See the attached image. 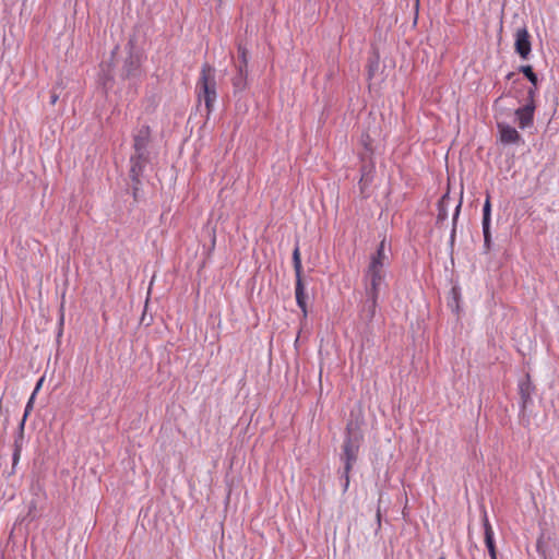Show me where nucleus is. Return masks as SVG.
I'll return each instance as SVG.
<instances>
[{"mask_svg": "<svg viewBox=\"0 0 559 559\" xmlns=\"http://www.w3.org/2000/svg\"><path fill=\"white\" fill-rule=\"evenodd\" d=\"M490 222H491V203L490 197L487 195V199L483 206V235H484V247L486 251L490 250L491 246V231H490Z\"/></svg>", "mask_w": 559, "mask_h": 559, "instance_id": "obj_8", "label": "nucleus"}, {"mask_svg": "<svg viewBox=\"0 0 559 559\" xmlns=\"http://www.w3.org/2000/svg\"><path fill=\"white\" fill-rule=\"evenodd\" d=\"M126 47L128 49V55L129 53H141V49L139 48L138 34L134 33V34L130 35Z\"/></svg>", "mask_w": 559, "mask_h": 559, "instance_id": "obj_22", "label": "nucleus"}, {"mask_svg": "<svg viewBox=\"0 0 559 559\" xmlns=\"http://www.w3.org/2000/svg\"><path fill=\"white\" fill-rule=\"evenodd\" d=\"M361 170H362V176H361V178L359 180V185H360V190L364 191V189L366 188V186L370 181V178H369L370 169L367 170V166H362Z\"/></svg>", "mask_w": 559, "mask_h": 559, "instance_id": "obj_26", "label": "nucleus"}, {"mask_svg": "<svg viewBox=\"0 0 559 559\" xmlns=\"http://www.w3.org/2000/svg\"><path fill=\"white\" fill-rule=\"evenodd\" d=\"M34 509H35V504L33 503L29 506L28 516L32 515V512H34Z\"/></svg>", "mask_w": 559, "mask_h": 559, "instance_id": "obj_36", "label": "nucleus"}, {"mask_svg": "<svg viewBox=\"0 0 559 559\" xmlns=\"http://www.w3.org/2000/svg\"><path fill=\"white\" fill-rule=\"evenodd\" d=\"M364 144H365V147H366L368 151H371V148L368 146V140H365V141H364Z\"/></svg>", "mask_w": 559, "mask_h": 559, "instance_id": "obj_38", "label": "nucleus"}, {"mask_svg": "<svg viewBox=\"0 0 559 559\" xmlns=\"http://www.w3.org/2000/svg\"><path fill=\"white\" fill-rule=\"evenodd\" d=\"M239 62L237 67L248 68V50L239 45L238 46Z\"/></svg>", "mask_w": 559, "mask_h": 559, "instance_id": "obj_24", "label": "nucleus"}, {"mask_svg": "<svg viewBox=\"0 0 559 559\" xmlns=\"http://www.w3.org/2000/svg\"><path fill=\"white\" fill-rule=\"evenodd\" d=\"M34 394L31 395L28 402L26 403V406H25V409H24V415H23V418L22 420H24V423L26 421V418L27 416L31 414L32 409H33V405H34Z\"/></svg>", "mask_w": 559, "mask_h": 559, "instance_id": "obj_29", "label": "nucleus"}, {"mask_svg": "<svg viewBox=\"0 0 559 559\" xmlns=\"http://www.w3.org/2000/svg\"><path fill=\"white\" fill-rule=\"evenodd\" d=\"M293 265L296 275V287H295V296L297 306L301 309L304 314H307V302H306V294H305V284L302 281V264H301V255L299 251L298 245L295 247L293 251Z\"/></svg>", "mask_w": 559, "mask_h": 559, "instance_id": "obj_4", "label": "nucleus"}, {"mask_svg": "<svg viewBox=\"0 0 559 559\" xmlns=\"http://www.w3.org/2000/svg\"><path fill=\"white\" fill-rule=\"evenodd\" d=\"M43 382H44V377H41V378L37 381L36 386H35V389H34V391H33V393H32V394H34V396H35V395H36V393L39 391V389H40V386H41Z\"/></svg>", "mask_w": 559, "mask_h": 559, "instance_id": "obj_31", "label": "nucleus"}, {"mask_svg": "<svg viewBox=\"0 0 559 559\" xmlns=\"http://www.w3.org/2000/svg\"><path fill=\"white\" fill-rule=\"evenodd\" d=\"M483 526H484L485 544H486L488 554L490 556V559H498L496 543H495V538H493V531H492V527L489 523V520H488L486 513L484 515Z\"/></svg>", "mask_w": 559, "mask_h": 559, "instance_id": "obj_11", "label": "nucleus"}, {"mask_svg": "<svg viewBox=\"0 0 559 559\" xmlns=\"http://www.w3.org/2000/svg\"><path fill=\"white\" fill-rule=\"evenodd\" d=\"M151 141V129L148 126H142L133 136L134 151H148L147 146Z\"/></svg>", "mask_w": 559, "mask_h": 559, "instance_id": "obj_12", "label": "nucleus"}, {"mask_svg": "<svg viewBox=\"0 0 559 559\" xmlns=\"http://www.w3.org/2000/svg\"><path fill=\"white\" fill-rule=\"evenodd\" d=\"M141 179H139V182L131 181V191L134 202H138L140 200V192H141Z\"/></svg>", "mask_w": 559, "mask_h": 559, "instance_id": "obj_27", "label": "nucleus"}, {"mask_svg": "<svg viewBox=\"0 0 559 559\" xmlns=\"http://www.w3.org/2000/svg\"><path fill=\"white\" fill-rule=\"evenodd\" d=\"M100 80H102V83H103L104 87L107 88L108 87V83L110 81H112V75L110 74V71L109 70L105 71L103 69V75L100 76Z\"/></svg>", "mask_w": 559, "mask_h": 559, "instance_id": "obj_30", "label": "nucleus"}, {"mask_svg": "<svg viewBox=\"0 0 559 559\" xmlns=\"http://www.w3.org/2000/svg\"><path fill=\"white\" fill-rule=\"evenodd\" d=\"M439 559H445V557H444V556H441V557H439Z\"/></svg>", "mask_w": 559, "mask_h": 559, "instance_id": "obj_40", "label": "nucleus"}, {"mask_svg": "<svg viewBox=\"0 0 559 559\" xmlns=\"http://www.w3.org/2000/svg\"><path fill=\"white\" fill-rule=\"evenodd\" d=\"M519 72L523 73V75L531 82L532 86L528 88H535V93L537 92V86L539 83V79L537 74L534 72L533 67L530 64H523L519 67Z\"/></svg>", "mask_w": 559, "mask_h": 559, "instance_id": "obj_18", "label": "nucleus"}, {"mask_svg": "<svg viewBox=\"0 0 559 559\" xmlns=\"http://www.w3.org/2000/svg\"><path fill=\"white\" fill-rule=\"evenodd\" d=\"M378 298L373 296H367V300L361 310V318L370 322L376 313Z\"/></svg>", "mask_w": 559, "mask_h": 559, "instance_id": "obj_17", "label": "nucleus"}, {"mask_svg": "<svg viewBox=\"0 0 559 559\" xmlns=\"http://www.w3.org/2000/svg\"><path fill=\"white\" fill-rule=\"evenodd\" d=\"M340 480L342 483L343 492H346L348 490L349 484L346 485V480L345 479H340Z\"/></svg>", "mask_w": 559, "mask_h": 559, "instance_id": "obj_34", "label": "nucleus"}, {"mask_svg": "<svg viewBox=\"0 0 559 559\" xmlns=\"http://www.w3.org/2000/svg\"><path fill=\"white\" fill-rule=\"evenodd\" d=\"M450 201H451V198L449 195V192L444 193L441 197V199L438 201V203H437L438 214H437V219H436L437 226H440L441 224H443L447 221Z\"/></svg>", "mask_w": 559, "mask_h": 559, "instance_id": "obj_16", "label": "nucleus"}, {"mask_svg": "<svg viewBox=\"0 0 559 559\" xmlns=\"http://www.w3.org/2000/svg\"><path fill=\"white\" fill-rule=\"evenodd\" d=\"M362 439L364 435L359 423L350 419L346 425L342 452L340 454V461L343 463V467L337 472L340 479H345L346 485L350 481L349 474L358 460Z\"/></svg>", "mask_w": 559, "mask_h": 559, "instance_id": "obj_1", "label": "nucleus"}, {"mask_svg": "<svg viewBox=\"0 0 559 559\" xmlns=\"http://www.w3.org/2000/svg\"><path fill=\"white\" fill-rule=\"evenodd\" d=\"M131 160L135 163H142L147 165L150 163V152L148 151H134V153L130 157Z\"/></svg>", "mask_w": 559, "mask_h": 559, "instance_id": "obj_23", "label": "nucleus"}, {"mask_svg": "<svg viewBox=\"0 0 559 559\" xmlns=\"http://www.w3.org/2000/svg\"><path fill=\"white\" fill-rule=\"evenodd\" d=\"M451 295H452L453 304L449 302V306L453 308V305H454L455 308L459 309V298H460L459 287H456V286L452 287Z\"/></svg>", "mask_w": 559, "mask_h": 559, "instance_id": "obj_28", "label": "nucleus"}, {"mask_svg": "<svg viewBox=\"0 0 559 559\" xmlns=\"http://www.w3.org/2000/svg\"><path fill=\"white\" fill-rule=\"evenodd\" d=\"M518 392L520 395V408L521 412L524 413L527 407L533 404V395L536 392V386L534 385L530 373H525L519 380Z\"/></svg>", "mask_w": 559, "mask_h": 559, "instance_id": "obj_5", "label": "nucleus"}, {"mask_svg": "<svg viewBox=\"0 0 559 559\" xmlns=\"http://www.w3.org/2000/svg\"><path fill=\"white\" fill-rule=\"evenodd\" d=\"M535 109V88H527L525 104L514 111L520 129L525 130L533 127Z\"/></svg>", "mask_w": 559, "mask_h": 559, "instance_id": "obj_3", "label": "nucleus"}, {"mask_svg": "<svg viewBox=\"0 0 559 559\" xmlns=\"http://www.w3.org/2000/svg\"><path fill=\"white\" fill-rule=\"evenodd\" d=\"M366 276L369 278V286L366 288L367 296L379 297L380 286L384 282V272L367 269Z\"/></svg>", "mask_w": 559, "mask_h": 559, "instance_id": "obj_10", "label": "nucleus"}, {"mask_svg": "<svg viewBox=\"0 0 559 559\" xmlns=\"http://www.w3.org/2000/svg\"><path fill=\"white\" fill-rule=\"evenodd\" d=\"M130 164H131V167H130V171H129V177H130L131 181L139 182V179H141V176H142L143 170L146 167V165H144L142 163H135L134 160H131V159H130Z\"/></svg>", "mask_w": 559, "mask_h": 559, "instance_id": "obj_20", "label": "nucleus"}, {"mask_svg": "<svg viewBox=\"0 0 559 559\" xmlns=\"http://www.w3.org/2000/svg\"><path fill=\"white\" fill-rule=\"evenodd\" d=\"M218 1L221 2L222 0H218Z\"/></svg>", "mask_w": 559, "mask_h": 559, "instance_id": "obj_42", "label": "nucleus"}, {"mask_svg": "<svg viewBox=\"0 0 559 559\" xmlns=\"http://www.w3.org/2000/svg\"><path fill=\"white\" fill-rule=\"evenodd\" d=\"M24 426H25L24 420H21V423L19 425L17 435L15 436V439H14V449H13V454H12V474L14 473V468L17 465L20 457H21L23 440H24Z\"/></svg>", "mask_w": 559, "mask_h": 559, "instance_id": "obj_14", "label": "nucleus"}, {"mask_svg": "<svg viewBox=\"0 0 559 559\" xmlns=\"http://www.w3.org/2000/svg\"><path fill=\"white\" fill-rule=\"evenodd\" d=\"M236 70L237 72L231 80L235 94L242 93L248 86V68L236 66Z\"/></svg>", "mask_w": 559, "mask_h": 559, "instance_id": "obj_15", "label": "nucleus"}, {"mask_svg": "<svg viewBox=\"0 0 559 559\" xmlns=\"http://www.w3.org/2000/svg\"><path fill=\"white\" fill-rule=\"evenodd\" d=\"M514 37L515 52L521 59L527 60L532 51L531 36L527 28L525 26L518 28Z\"/></svg>", "mask_w": 559, "mask_h": 559, "instance_id": "obj_7", "label": "nucleus"}, {"mask_svg": "<svg viewBox=\"0 0 559 559\" xmlns=\"http://www.w3.org/2000/svg\"><path fill=\"white\" fill-rule=\"evenodd\" d=\"M197 88L199 91V98L204 100L207 114H210L216 99V81L215 69L209 63L202 66Z\"/></svg>", "mask_w": 559, "mask_h": 559, "instance_id": "obj_2", "label": "nucleus"}, {"mask_svg": "<svg viewBox=\"0 0 559 559\" xmlns=\"http://www.w3.org/2000/svg\"><path fill=\"white\" fill-rule=\"evenodd\" d=\"M461 206H462V199L459 201L457 205L455 206V211H454V214L452 217V230H451V235H450V245L451 246H453L454 241H455L456 224H457V218L460 215Z\"/></svg>", "mask_w": 559, "mask_h": 559, "instance_id": "obj_21", "label": "nucleus"}, {"mask_svg": "<svg viewBox=\"0 0 559 559\" xmlns=\"http://www.w3.org/2000/svg\"><path fill=\"white\" fill-rule=\"evenodd\" d=\"M379 66H380V56L377 50H373L371 52V55L369 56L368 63H367V76L369 80H371L374 76L376 72L379 69Z\"/></svg>", "mask_w": 559, "mask_h": 559, "instance_id": "obj_19", "label": "nucleus"}, {"mask_svg": "<svg viewBox=\"0 0 559 559\" xmlns=\"http://www.w3.org/2000/svg\"><path fill=\"white\" fill-rule=\"evenodd\" d=\"M388 260V255L385 253V239H382L378 246L376 253L371 257V261L369 263V270H377L384 272V262Z\"/></svg>", "mask_w": 559, "mask_h": 559, "instance_id": "obj_13", "label": "nucleus"}, {"mask_svg": "<svg viewBox=\"0 0 559 559\" xmlns=\"http://www.w3.org/2000/svg\"><path fill=\"white\" fill-rule=\"evenodd\" d=\"M515 73L514 72H510L507 74L506 79L507 80H512L514 78Z\"/></svg>", "mask_w": 559, "mask_h": 559, "instance_id": "obj_35", "label": "nucleus"}, {"mask_svg": "<svg viewBox=\"0 0 559 559\" xmlns=\"http://www.w3.org/2000/svg\"><path fill=\"white\" fill-rule=\"evenodd\" d=\"M58 97L59 96L56 93H51V95H50V104L55 105L57 103V100H58Z\"/></svg>", "mask_w": 559, "mask_h": 559, "instance_id": "obj_33", "label": "nucleus"}, {"mask_svg": "<svg viewBox=\"0 0 559 559\" xmlns=\"http://www.w3.org/2000/svg\"><path fill=\"white\" fill-rule=\"evenodd\" d=\"M497 128L500 134V141L503 144H520L523 142L521 134L510 124L497 122Z\"/></svg>", "mask_w": 559, "mask_h": 559, "instance_id": "obj_9", "label": "nucleus"}, {"mask_svg": "<svg viewBox=\"0 0 559 559\" xmlns=\"http://www.w3.org/2000/svg\"><path fill=\"white\" fill-rule=\"evenodd\" d=\"M536 550L537 552L543 556V557H546V552H547V542L545 539V534L542 533L536 542Z\"/></svg>", "mask_w": 559, "mask_h": 559, "instance_id": "obj_25", "label": "nucleus"}, {"mask_svg": "<svg viewBox=\"0 0 559 559\" xmlns=\"http://www.w3.org/2000/svg\"><path fill=\"white\" fill-rule=\"evenodd\" d=\"M141 61L142 53H129L121 68L120 78L122 80L138 79L142 73Z\"/></svg>", "mask_w": 559, "mask_h": 559, "instance_id": "obj_6", "label": "nucleus"}, {"mask_svg": "<svg viewBox=\"0 0 559 559\" xmlns=\"http://www.w3.org/2000/svg\"><path fill=\"white\" fill-rule=\"evenodd\" d=\"M364 144H365V147H366L368 151H371V148L368 146V140H365V141H364Z\"/></svg>", "mask_w": 559, "mask_h": 559, "instance_id": "obj_37", "label": "nucleus"}, {"mask_svg": "<svg viewBox=\"0 0 559 559\" xmlns=\"http://www.w3.org/2000/svg\"><path fill=\"white\" fill-rule=\"evenodd\" d=\"M418 3H419V0H416V5H418Z\"/></svg>", "mask_w": 559, "mask_h": 559, "instance_id": "obj_41", "label": "nucleus"}, {"mask_svg": "<svg viewBox=\"0 0 559 559\" xmlns=\"http://www.w3.org/2000/svg\"><path fill=\"white\" fill-rule=\"evenodd\" d=\"M118 47H115V49L112 50L111 52V59L114 58V56L116 55V51H117Z\"/></svg>", "mask_w": 559, "mask_h": 559, "instance_id": "obj_39", "label": "nucleus"}, {"mask_svg": "<svg viewBox=\"0 0 559 559\" xmlns=\"http://www.w3.org/2000/svg\"><path fill=\"white\" fill-rule=\"evenodd\" d=\"M376 516H377L378 530H380V527H381V512H380V508H378Z\"/></svg>", "mask_w": 559, "mask_h": 559, "instance_id": "obj_32", "label": "nucleus"}]
</instances>
